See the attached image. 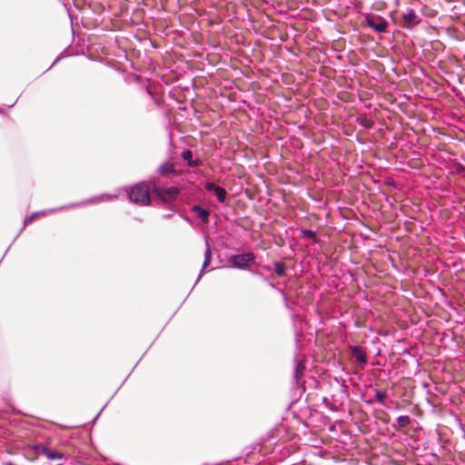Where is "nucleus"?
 <instances>
[{
	"mask_svg": "<svg viewBox=\"0 0 465 465\" xmlns=\"http://www.w3.org/2000/svg\"><path fill=\"white\" fill-rule=\"evenodd\" d=\"M172 217H173V214H172V213H165V214H163V218L164 220H169V219H171Z\"/></svg>",
	"mask_w": 465,
	"mask_h": 465,
	"instance_id": "nucleus-27",
	"label": "nucleus"
},
{
	"mask_svg": "<svg viewBox=\"0 0 465 465\" xmlns=\"http://www.w3.org/2000/svg\"><path fill=\"white\" fill-rule=\"evenodd\" d=\"M269 285H270L272 288L276 289V287H275V285H274V283H273V282H269Z\"/></svg>",
	"mask_w": 465,
	"mask_h": 465,
	"instance_id": "nucleus-30",
	"label": "nucleus"
},
{
	"mask_svg": "<svg viewBox=\"0 0 465 465\" xmlns=\"http://www.w3.org/2000/svg\"><path fill=\"white\" fill-rule=\"evenodd\" d=\"M255 256L252 252H245L241 254H233L229 257L228 262L232 267L241 270H245L248 264L253 262Z\"/></svg>",
	"mask_w": 465,
	"mask_h": 465,
	"instance_id": "nucleus-4",
	"label": "nucleus"
},
{
	"mask_svg": "<svg viewBox=\"0 0 465 465\" xmlns=\"http://www.w3.org/2000/svg\"><path fill=\"white\" fill-rule=\"evenodd\" d=\"M152 182L141 181L133 185L125 186L124 191L126 193L128 200L139 206H150L152 204L150 195Z\"/></svg>",
	"mask_w": 465,
	"mask_h": 465,
	"instance_id": "nucleus-1",
	"label": "nucleus"
},
{
	"mask_svg": "<svg viewBox=\"0 0 465 465\" xmlns=\"http://www.w3.org/2000/svg\"><path fill=\"white\" fill-rule=\"evenodd\" d=\"M364 401H365V403H367L369 405H372L374 403V400L373 399L365 400Z\"/></svg>",
	"mask_w": 465,
	"mask_h": 465,
	"instance_id": "nucleus-28",
	"label": "nucleus"
},
{
	"mask_svg": "<svg viewBox=\"0 0 465 465\" xmlns=\"http://www.w3.org/2000/svg\"><path fill=\"white\" fill-rule=\"evenodd\" d=\"M116 198H117V196L114 195V194L102 193V194H100L98 196H94V197L85 199V200H84L82 202H79V203H69V204H66V205H63V206L57 207V210H64V209L77 207V206H80V205L95 203L103 202V201H113V200H115Z\"/></svg>",
	"mask_w": 465,
	"mask_h": 465,
	"instance_id": "nucleus-5",
	"label": "nucleus"
},
{
	"mask_svg": "<svg viewBox=\"0 0 465 465\" xmlns=\"http://www.w3.org/2000/svg\"><path fill=\"white\" fill-rule=\"evenodd\" d=\"M104 407H105V406H104V407L101 409V411L98 412V414L94 418V420H93L94 422H95V421H96V420L98 419L99 415L101 414V412L103 411V410L104 409Z\"/></svg>",
	"mask_w": 465,
	"mask_h": 465,
	"instance_id": "nucleus-29",
	"label": "nucleus"
},
{
	"mask_svg": "<svg viewBox=\"0 0 465 465\" xmlns=\"http://www.w3.org/2000/svg\"><path fill=\"white\" fill-rule=\"evenodd\" d=\"M173 203L174 202H171V203H164V204L166 205V208H168L169 210H171L174 213H178L179 209Z\"/></svg>",
	"mask_w": 465,
	"mask_h": 465,
	"instance_id": "nucleus-23",
	"label": "nucleus"
},
{
	"mask_svg": "<svg viewBox=\"0 0 465 465\" xmlns=\"http://www.w3.org/2000/svg\"><path fill=\"white\" fill-rule=\"evenodd\" d=\"M216 196L219 203H224L227 197V192L224 188L221 186H217V188L213 192Z\"/></svg>",
	"mask_w": 465,
	"mask_h": 465,
	"instance_id": "nucleus-15",
	"label": "nucleus"
},
{
	"mask_svg": "<svg viewBox=\"0 0 465 465\" xmlns=\"http://www.w3.org/2000/svg\"><path fill=\"white\" fill-rule=\"evenodd\" d=\"M403 22L405 28L412 29L420 23V19L414 10L409 9L408 12L403 15Z\"/></svg>",
	"mask_w": 465,
	"mask_h": 465,
	"instance_id": "nucleus-9",
	"label": "nucleus"
},
{
	"mask_svg": "<svg viewBox=\"0 0 465 465\" xmlns=\"http://www.w3.org/2000/svg\"><path fill=\"white\" fill-rule=\"evenodd\" d=\"M16 101H17V100H15L13 104H11L9 105V107H13V106L15 105V104L16 103Z\"/></svg>",
	"mask_w": 465,
	"mask_h": 465,
	"instance_id": "nucleus-31",
	"label": "nucleus"
},
{
	"mask_svg": "<svg viewBox=\"0 0 465 465\" xmlns=\"http://www.w3.org/2000/svg\"><path fill=\"white\" fill-rule=\"evenodd\" d=\"M152 193L159 202L164 204L174 202L180 194V190L175 186L165 188L153 181L152 182Z\"/></svg>",
	"mask_w": 465,
	"mask_h": 465,
	"instance_id": "nucleus-2",
	"label": "nucleus"
},
{
	"mask_svg": "<svg viewBox=\"0 0 465 465\" xmlns=\"http://www.w3.org/2000/svg\"><path fill=\"white\" fill-rule=\"evenodd\" d=\"M411 423V418L408 415H401L397 418V424L400 428H406Z\"/></svg>",
	"mask_w": 465,
	"mask_h": 465,
	"instance_id": "nucleus-18",
	"label": "nucleus"
},
{
	"mask_svg": "<svg viewBox=\"0 0 465 465\" xmlns=\"http://www.w3.org/2000/svg\"><path fill=\"white\" fill-rule=\"evenodd\" d=\"M302 238H310L312 239L314 242L317 240V234L314 231L310 229H303L301 232Z\"/></svg>",
	"mask_w": 465,
	"mask_h": 465,
	"instance_id": "nucleus-19",
	"label": "nucleus"
},
{
	"mask_svg": "<svg viewBox=\"0 0 465 465\" xmlns=\"http://www.w3.org/2000/svg\"><path fill=\"white\" fill-rule=\"evenodd\" d=\"M294 362V374H293V382L298 385L302 377L304 376V371L306 369L305 361L302 359H299L297 357L293 360Z\"/></svg>",
	"mask_w": 465,
	"mask_h": 465,
	"instance_id": "nucleus-8",
	"label": "nucleus"
},
{
	"mask_svg": "<svg viewBox=\"0 0 465 465\" xmlns=\"http://www.w3.org/2000/svg\"><path fill=\"white\" fill-rule=\"evenodd\" d=\"M157 173L160 175L168 176L170 174L175 173L176 171L173 164L166 161L157 168Z\"/></svg>",
	"mask_w": 465,
	"mask_h": 465,
	"instance_id": "nucleus-14",
	"label": "nucleus"
},
{
	"mask_svg": "<svg viewBox=\"0 0 465 465\" xmlns=\"http://www.w3.org/2000/svg\"><path fill=\"white\" fill-rule=\"evenodd\" d=\"M205 252H204V260H203V263L202 265V268H201V271H200V274L198 275L197 279H196V282L193 285V287L199 282V281L201 280L202 278V275L203 273V272L205 271V269L210 265L211 263V260H212V250H211V244L209 242V239L207 237H205Z\"/></svg>",
	"mask_w": 465,
	"mask_h": 465,
	"instance_id": "nucleus-10",
	"label": "nucleus"
},
{
	"mask_svg": "<svg viewBox=\"0 0 465 465\" xmlns=\"http://www.w3.org/2000/svg\"><path fill=\"white\" fill-rule=\"evenodd\" d=\"M351 358L354 362L361 367L368 363V357L365 351L360 345H353L349 347Z\"/></svg>",
	"mask_w": 465,
	"mask_h": 465,
	"instance_id": "nucleus-6",
	"label": "nucleus"
},
{
	"mask_svg": "<svg viewBox=\"0 0 465 465\" xmlns=\"http://www.w3.org/2000/svg\"><path fill=\"white\" fill-rule=\"evenodd\" d=\"M357 123L364 127V128H367V129H370V128H372L373 127V121L369 119L367 116H361L357 119Z\"/></svg>",
	"mask_w": 465,
	"mask_h": 465,
	"instance_id": "nucleus-17",
	"label": "nucleus"
},
{
	"mask_svg": "<svg viewBox=\"0 0 465 465\" xmlns=\"http://www.w3.org/2000/svg\"><path fill=\"white\" fill-rule=\"evenodd\" d=\"M56 211H58L57 208H53V209H50V210H47V211L35 212V213H31L30 215L26 216L25 218L24 224H23L22 228L20 229L19 232L17 233V235L15 236V240L22 232V231L25 229L26 224L31 223L35 218H37L40 214L51 213H54V212H56Z\"/></svg>",
	"mask_w": 465,
	"mask_h": 465,
	"instance_id": "nucleus-13",
	"label": "nucleus"
},
{
	"mask_svg": "<svg viewBox=\"0 0 465 465\" xmlns=\"http://www.w3.org/2000/svg\"><path fill=\"white\" fill-rule=\"evenodd\" d=\"M178 213V214H179V216H180L181 218H183L184 221H186L187 223H191V219H190L186 214H184L183 212L178 211V213Z\"/></svg>",
	"mask_w": 465,
	"mask_h": 465,
	"instance_id": "nucleus-24",
	"label": "nucleus"
},
{
	"mask_svg": "<svg viewBox=\"0 0 465 465\" xmlns=\"http://www.w3.org/2000/svg\"><path fill=\"white\" fill-rule=\"evenodd\" d=\"M363 23L376 33L388 32L389 22L379 15L366 14Z\"/></svg>",
	"mask_w": 465,
	"mask_h": 465,
	"instance_id": "nucleus-3",
	"label": "nucleus"
},
{
	"mask_svg": "<svg viewBox=\"0 0 465 465\" xmlns=\"http://www.w3.org/2000/svg\"><path fill=\"white\" fill-rule=\"evenodd\" d=\"M374 398L380 404H384V401L386 398V392L377 390L375 392Z\"/></svg>",
	"mask_w": 465,
	"mask_h": 465,
	"instance_id": "nucleus-20",
	"label": "nucleus"
},
{
	"mask_svg": "<svg viewBox=\"0 0 465 465\" xmlns=\"http://www.w3.org/2000/svg\"><path fill=\"white\" fill-rule=\"evenodd\" d=\"M454 168L458 174L465 178V166L463 164L457 163H455Z\"/></svg>",
	"mask_w": 465,
	"mask_h": 465,
	"instance_id": "nucleus-21",
	"label": "nucleus"
},
{
	"mask_svg": "<svg viewBox=\"0 0 465 465\" xmlns=\"http://www.w3.org/2000/svg\"><path fill=\"white\" fill-rule=\"evenodd\" d=\"M4 110L0 108V114H4Z\"/></svg>",
	"mask_w": 465,
	"mask_h": 465,
	"instance_id": "nucleus-32",
	"label": "nucleus"
},
{
	"mask_svg": "<svg viewBox=\"0 0 465 465\" xmlns=\"http://www.w3.org/2000/svg\"><path fill=\"white\" fill-rule=\"evenodd\" d=\"M62 59V56H58L54 62L51 64V66L49 67V69H51L54 65H55L60 60Z\"/></svg>",
	"mask_w": 465,
	"mask_h": 465,
	"instance_id": "nucleus-26",
	"label": "nucleus"
},
{
	"mask_svg": "<svg viewBox=\"0 0 465 465\" xmlns=\"http://www.w3.org/2000/svg\"><path fill=\"white\" fill-rule=\"evenodd\" d=\"M181 157L190 167H198L202 164L199 159H193V153L191 150L185 149L181 153Z\"/></svg>",
	"mask_w": 465,
	"mask_h": 465,
	"instance_id": "nucleus-12",
	"label": "nucleus"
},
{
	"mask_svg": "<svg viewBox=\"0 0 465 465\" xmlns=\"http://www.w3.org/2000/svg\"><path fill=\"white\" fill-rule=\"evenodd\" d=\"M217 186L218 185L213 182H205L204 183L205 190L211 193H213L217 188Z\"/></svg>",
	"mask_w": 465,
	"mask_h": 465,
	"instance_id": "nucleus-22",
	"label": "nucleus"
},
{
	"mask_svg": "<svg viewBox=\"0 0 465 465\" xmlns=\"http://www.w3.org/2000/svg\"><path fill=\"white\" fill-rule=\"evenodd\" d=\"M274 265V272L279 277H283L286 273V266L282 262H275L273 263Z\"/></svg>",
	"mask_w": 465,
	"mask_h": 465,
	"instance_id": "nucleus-16",
	"label": "nucleus"
},
{
	"mask_svg": "<svg viewBox=\"0 0 465 465\" xmlns=\"http://www.w3.org/2000/svg\"><path fill=\"white\" fill-rule=\"evenodd\" d=\"M191 211L196 214V216L203 223H207L209 222L210 211L206 208H203L200 204H195L192 207Z\"/></svg>",
	"mask_w": 465,
	"mask_h": 465,
	"instance_id": "nucleus-11",
	"label": "nucleus"
},
{
	"mask_svg": "<svg viewBox=\"0 0 465 465\" xmlns=\"http://www.w3.org/2000/svg\"><path fill=\"white\" fill-rule=\"evenodd\" d=\"M34 450L36 454H44L48 460H62L64 458V455L58 451H54V450H52L51 449L44 446V445H41V444H37L35 446H34Z\"/></svg>",
	"mask_w": 465,
	"mask_h": 465,
	"instance_id": "nucleus-7",
	"label": "nucleus"
},
{
	"mask_svg": "<svg viewBox=\"0 0 465 465\" xmlns=\"http://www.w3.org/2000/svg\"><path fill=\"white\" fill-rule=\"evenodd\" d=\"M251 272H252V273H253V274H256V275L260 276V277H261V278H262L264 281H266V280H267V277H266V276H264L262 273H261V272H256V271H251Z\"/></svg>",
	"mask_w": 465,
	"mask_h": 465,
	"instance_id": "nucleus-25",
	"label": "nucleus"
}]
</instances>
